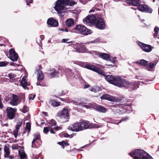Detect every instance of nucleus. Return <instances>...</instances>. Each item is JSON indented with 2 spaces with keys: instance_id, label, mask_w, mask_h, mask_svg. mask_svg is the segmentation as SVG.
<instances>
[{
  "instance_id": "13d9d810",
  "label": "nucleus",
  "mask_w": 159,
  "mask_h": 159,
  "mask_svg": "<svg viewBox=\"0 0 159 159\" xmlns=\"http://www.w3.org/2000/svg\"><path fill=\"white\" fill-rule=\"evenodd\" d=\"M125 2L129 4V5H131V3L132 0H125Z\"/></svg>"
},
{
  "instance_id": "bf43d9fd",
  "label": "nucleus",
  "mask_w": 159,
  "mask_h": 159,
  "mask_svg": "<svg viewBox=\"0 0 159 159\" xmlns=\"http://www.w3.org/2000/svg\"><path fill=\"white\" fill-rule=\"evenodd\" d=\"M26 2L27 5H29L30 3L32 2L33 0H30V1L26 0Z\"/></svg>"
},
{
  "instance_id": "b1692460",
  "label": "nucleus",
  "mask_w": 159,
  "mask_h": 159,
  "mask_svg": "<svg viewBox=\"0 0 159 159\" xmlns=\"http://www.w3.org/2000/svg\"><path fill=\"white\" fill-rule=\"evenodd\" d=\"M4 157L7 158L10 155V151L8 145H5L4 148Z\"/></svg>"
},
{
  "instance_id": "c9c22d12",
  "label": "nucleus",
  "mask_w": 159,
  "mask_h": 159,
  "mask_svg": "<svg viewBox=\"0 0 159 159\" xmlns=\"http://www.w3.org/2000/svg\"><path fill=\"white\" fill-rule=\"evenodd\" d=\"M56 11L59 16L61 17L63 16L65 14V12L63 11Z\"/></svg>"
},
{
  "instance_id": "69168bd1",
  "label": "nucleus",
  "mask_w": 159,
  "mask_h": 159,
  "mask_svg": "<svg viewBox=\"0 0 159 159\" xmlns=\"http://www.w3.org/2000/svg\"><path fill=\"white\" fill-rule=\"evenodd\" d=\"M63 135L64 137H68L69 136V135L68 134L66 133L64 134Z\"/></svg>"
},
{
  "instance_id": "de8ad7c7",
  "label": "nucleus",
  "mask_w": 159,
  "mask_h": 159,
  "mask_svg": "<svg viewBox=\"0 0 159 159\" xmlns=\"http://www.w3.org/2000/svg\"><path fill=\"white\" fill-rule=\"evenodd\" d=\"M19 97L21 98L22 100H23V102L25 100V95L24 93H21L19 95Z\"/></svg>"
},
{
  "instance_id": "052dcab7",
  "label": "nucleus",
  "mask_w": 159,
  "mask_h": 159,
  "mask_svg": "<svg viewBox=\"0 0 159 159\" xmlns=\"http://www.w3.org/2000/svg\"><path fill=\"white\" fill-rule=\"evenodd\" d=\"M49 131H50L51 133L53 134L55 133L53 131V129L51 127V129H49Z\"/></svg>"
},
{
  "instance_id": "0e129e2a",
  "label": "nucleus",
  "mask_w": 159,
  "mask_h": 159,
  "mask_svg": "<svg viewBox=\"0 0 159 159\" xmlns=\"http://www.w3.org/2000/svg\"><path fill=\"white\" fill-rule=\"evenodd\" d=\"M89 86V84H85L84 86V88L86 89Z\"/></svg>"
},
{
  "instance_id": "603ef678",
  "label": "nucleus",
  "mask_w": 159,
  "mask_h": 159,
  "mask_svg": "<svg viewBox=\"0 0 159 159\" xmlns=\"http://www.w3.org/2000/svg\"><path fill=\"white\" fill-rule=\"evenodd\" d=\"M155 65L153 63H151L149 64V68L152 69L153 67Z\"/></svg>"
},
{
  "instance_id": "cd10ccee",
  "label": "nucleus",
  "mask_w": 159,
  "mask_h": 159,
  "mask_svg": "<svg viewBox=\"0 0 159 159\" xmlns=\"http://www.w3.org/2000/svg\"><path fill=\"white\" fill-rule=\"evenodd\" d=\"M121 106L120 104L119 105H112L111 106V109L116 111L117 112H118V111H120V108Z\"/></svg>"
},
{
  "instance_id": "39448f33",
  "label": "nucleus",
  "mask_w": 159,
  "mask_h": 159,
  "mask_svg": "<svg viewBox=\"0 0 159 159\" xmlns=\"http://www.w3.org/2000/svg\"><path fill=\"white\" fill-rule=\"evenodd\" d=\"M74 29L75 32L83 35H87L92 33L91 30L88 29L84 25H77Z\"/></svg>"
},
{
  "instance_id": "58836bf2",
  "label": "nucleus",
  "mask_w": 159,
  "mask_h": 159,
  "mask_svg": "<svg viewBox=\"0 0 159 159\" xmlns=\"http://www.w3.org/2000/svg\"><path fill=\"white\" fill-rule=\"evenodd\" d=\"M61 42L62 43H70V44L71 45L72 42L73 41H70V39H62Z\"/></svg>"
},
{
  "instance_id": "f257e3e1",
  "label": "nucleus",
  "mask_w": 159,
  "mask_h": 159,
  "mask_svg": "<svg viewBox=\"0 0 159 159\" xmlns=\"http://www.w3.org/2000/svg\"><path fill=\"white\" fill-rule=\"evenodd\" d=\"M105 79L109 83L120 88L125 87L133 90L136 88L133 83H130L120 76L108 75L105 77Z\"/></svg>"
},
{
  "instance_id": "412c9836",
  "label": "nucleus",
  "mask_w": 159,
  "mask_h": 159,
  "mask_svg": "<svg viewBox=\"0 0 159 159\" xmlns=\"http://www.w3.org/2000/svg\"><path fill=\"white\" fill-rule=\"evenodd\" d=\"M100 98L102 100H107L111 101H113L115 100V98L114 97L107 94L103 95Z\"/></svg>"
},
{
  "instance_id": "338daca9",
  "label": "nucleus",
  "mask_w": 159,
  "mask_h": 159,
  "mask_svg": "<svg viewBox=\"0 0 159 159\" xmlns=\"http://www.w3.org/2000/svg\"><path fill=\"white\" fill-rule=\"evenodd\" d=\"M93 52L96 55H98L99 54V52L96 51H93Z\"/></svg>"
},
{
  "instance_id": "864d4df0",
  "label": "nucleus",
  "mask_w": 159,
  "mask_h": 159,
  "mask_svg": "<svg viewBox=\"0 0 159 159\" xmlns=\"http://www.w3.org/2000/svg\"><path fill=\"white\" fill-rule=\"evenodd\" d=\"M128 119V117H126L125 118H124L122 119L121 120H120V121L117 124V125L120 123L122 121H126Z\"/></svg>"
},
{
  "instance_id": "09e8293b",
  "label": "nucleus",
  "mask_w": 159,
  "mask_h": 159,
  "mask_svg": "<svg viewBox=\"0 0 159 159\" xmlns=\"http://www.w3.org/2000/svg\"><path fill=\"white\" fill-rule=\"evenodd\" d=\"M116 57H114L113 59H111L110 57V59L109 60L111 61L112 63H115L116 62Z\"/></svg>"
},
{
  "instance_id": "8fccbe9b",
  "label": "nucleus",
  "mask_w": 159,
  "mask_h": 159,
  "mask_svg": "<svg viewBox=\"0 0 159 159\" xmlns=\"http://www.w3.org/2000/svg\"><path fill=\"white\" fill-rule=\"evenodd\" d=\"M69 145V144L68 143H67L65 141H63L62 147L63 148H64V146H66L67 145Z\"/></svg>"
},
{
  "instance_id": "f8f14e48",
  "label": "nucleus",
  "mask_w": 159,
  "mask_h": 159,
  "mask_svg": "<svg viewBox=\"0 0 159 159\" xmlns=\"http://www.w3.org/2000/svg\"><path fill=\"white\" fill-rule=\"evenodd\" d=\"M68 129L73 131L78 132L81 130V123L76 122L68 127Z\"/></svg>"
},
{
  "instance_id": "a18cd8bd",
  "label": "nucleus",
  "mask_w": 159,
  "mask_h": 159,
  "mask_svg": "<svg viewBox=\"0 0 159 159\" xmlns=\"http://www.w3.org/2000/svg\"><path fill=\"white\" fill-rule=\"evenodd\" d=\"M71 13L75 14V16H78L79 13L80 12V11H71Z\"/></svg>"
},
{
  "instance_id": "37998d69",
  "label": "nucleus",
  "mask_w": 159,
  "mask_h": 159,
  "mask_svg": "<svg viewBox=\"0 0 159 159\" xmlns=\"http://www.w3.org/2000/svg\"><path fill=\"white\" fill-rule=\"evenodd\" d=\"M8 63L7 61L0 62V67H3L6 66Z\"/></svg>"
},
{
  "instance_id": "7c9ffc66",
  "label": "nucleus",
  "mask_w": 159,
  "mask_h": 159,
  "mask_svg": "<svg viewBox=\"0 0 159 159\" xmlns=\"http://www.w3.org/2000/svg\"><path fill=\"white\" fill-rule=\"evenodd\" d=\"M49 103L53 107H57L60 105L59 102H57L53 100H51Z\"/></svg>"
},
{
  "instance_id": "6ab92c4d",
  "label": "nucleus",
  "mask_w": 159,
  "mask_h": 159,
  "mask_svg": "<svg viewBox=\"0 0 159 159\" xmlns=\"http://www.w3.org/2000/svg\"><path fill=\"white\" fill-rule=\"evenodd\" d=\"M64 72L63 70L61 69H59L58 71V73L56 72L55 70H52L51 71L50 74L52 77H55L58 74L61 75Z\"/></svg>"
},
{
  "instance_id": "6e6552de",
  "label": "nucleus",
  "mask_w": 159,
  "mask_h": 159,
  "mask_svg": "<svg viewBox=\"0 0 159 159\" xmlns=\"http://www.w3.org/2000/svg\"><path fill=\"white\" fill-rule=\"evenodd\" d=\"M84 106L87 108H89V107L92 108L96 110L101 113H105L107 111V109L104 107L99 106L96 104H91L89 106L85 105Z\"/></svg>"
},
{
  "instance_id": "ddd939ff",
  "label": "nucleus",
  "mask_w": 159,
  "mask_h": 159,
  "mask_svg": "<svg viewBox=\"0 0 159 159\" xmlns=\"http://www.w3.org/2000/svg\"><path fill=\"white\" fill-rule=\"evenodd\" d=\"M16 109L11 107H7V117L10 120L12 119L15 116Z\"/></svg>"
},
{
  "instance_id": "e2e57ef3",
  "label": "nucleus",
  "mask_w": 159,
  "mask_h": 159,
  "mask_svg": "<svg viewBox=\"0 0 159 159\" xmlns=\"http://www.w3.org/2000/svg\"><path fill=\"white\" fill-rule=\"evenodd\" d=\"M57 143L58 144H59V145H60L62 146H62H63V141H62L61 142H58Z\"/></svg>"
},
{
  "instance_id": "473e14b6",
  "label": "nucleus",
  "mask_w": 159,
  "mask_h": 159,
  "mask_svg": "<svg viewBox=\"0 0 159 159\" xmlns=\"http://www.w3.org/2000/svg\"><path fill=\"white\" fill-rule=\"evenodd\" d=\"M19 154L21 159H25L26 157V155L25 152L23 151L19 152Z\"/></svg>"
},
{
  "instance_id": "393cba45",
  "label": "nucleus",
  "mask_w": 159,
  "mask_h": 159,
  "mask_svg": "<svg viewBox=\"0 0 159 159\" xmlns=\"http://www.w3.org/2000/svg\"><path fill=\"white\" fill-rule=\"evenodd\" d=\"M18 97L17 96L14 95L13 96L11 102V104L13 106H16L17 104Z\"/></svg>"
},
{
  "instance_id": "49530a36",
  "label": "nucleus",
  "mask_w": 159,
  "mask_h": 159,
  "mask_svg": "<svg viewBox=\"0 0 159 159\" xmlns=\"http://www.w3.org/2000/svg\"><path fill=\"white\" fill-rule=\"evenodd\" d=\"M22 125V122H18L17 123V124L16 127L15 129H17V130H19L20 129V128L21 126Z\"/></svg>"
},
{
  "instance_id": "4468645a",
  "label": "nucleus",
  "mask_w": 159,
  "mask_h": 159,
  "mask_svg": "<svg viewBox=\"0 0 159 159\" xmlns=\"http://www.w3.org/2000/svg\"><path fill=\"white\" fill-rule=\"evenodd\" d=\"M9 57L13 61H16L18 60V56L15 52L14 49L11 48L9 50Z\"/></svg>"
},
{
  "instance_id": "f03ea898",
  "label": "nucleus",
  "mask_w": 159,
  "mask_h": 159,
  "mask_svg": "<svg viewBox=\"0 0 159 159\" xmlns=\"http://www.w3.org/2000/svg\"><path fill=\"white\" fill-rule=\"evenodd\" d=\"M84 24L95 23L96 27L100 30L105 29V24L103 20L97 15H89L83 20Z\"/></svg>"
},
{
  "instance_id": "423d86ee",
  "label": "nucleus",
  "mask_w": 159,
  "mask_h": 159,
  "mask_svg": "<svg viewBox=\"0 0 159 159\" xmlns=\"http://www.w3.org/2000/svg\"><path fill=\"white\" fill-rule=\"evenodd\" d=\"M57 116L60 118L61 121L64 122L68 120L69 114L68 109L66 108H64L62 111L58 112L57 114Z\"/></svg>"
},
{
  "instance_id": "5701e85b",
  "label": "nucleus",
  "mask_w": 159,
  "mask_h": 159,
  "mask_svg": "<svg viewBox=\"0 0 159 159\" xmlns=\"http://www.w3.org/2000/svg\"><path fill=\"white\" fill-rule=\"evenodd\" d=\"M49 124L52 127L55 126V127L53 128V129L56 130V131L61 129V127H58L56 126V121L53 119H52L49 122Z\"/></svg>"
},
{
  "instance_id": "9d476101",
  "label": "nucleus",
  "mask_w": 159,
  "mask_h": 159,
  "mask_svg": "<svg viewBox=\"0 0 159 159\" xmlns=\"http://www.w3.org/2000/svg\"><path fill=\"white\" fill-rule=\"evenodd\" d=\"M71 45V47L74 48V51L75 52H81L80 48H81L85 49L84 51H83L82 52H87L86 48H85L84 46L82 45L81 43H80L73 41Z\"/></svg>"
},
{
  "instance_id": "79ce46f5",
  "label": "nucleus",
  "mask_w": 159,
  "mask_h": 159,
  "mask_svg": "<svg viewBox=\"0 0 159 159\" xmlns=\"http://www.w3.org/2000/svg\"><path fill=\"white\" fill-rule=\"evenodd\" d=\"M50 129H51V127L49 126L44 127L43 130V132L45 133H47L48 132Z\"/></svg>"
},
{
  "instance_id": "a19ab883",
  "label": "nucleus",
  "mask_w": 159,
  "mask_h": 159,
  "mask_svg": "<svg viewBox=\"0 0 159 159\" xmlns=\"http://www.w3.org/2000/svg\"><path fill=\"white\" fill-rule=\"evenodd\" d=\"M100 41L101 40L99 38H97V39H95L94 40H93V41H91V42H88V43H98L100 42Z\"/></svg>"
},
{
  "instance_id": "c85d7f7f",
  "label": "nucleus",
  "mask_w": 159,
  "mask_h": 159,
  "mask_svg": "<svg viewBox=\"0 0 159 159\" xmlns=\"http://www.w3.org/2000/svg\"><path fill=\"white\" fill-rule=\"evenodd\" d=\"M66 23L67 26L70 27L74 25V21L72 19H69L66 20Z\"/></svg>"
},
{
  "instance_id": "2f4dec72",
  "label": "nucleus",
  "mask_w": 159,
  "mask_h": 159,
  "mask_svg": "<svg viewBox=\"0 0 159 159\" xmlns=\"http://www.w3.org/2000/svg\"><path fill=\"white\" fill-rule=\"evenodd\" d=\"M90 90L91 91L97 92L101 90V88L98 86H96L91 88Z\"/></svg>"
},
{
  "instance_id": "a211bd4d",
  "label": "nucleus",
  "mask_w": 159,
  "mask_h": 159,
  "mask_svg": "<svg viewBox=\"0 0 159 159\" xmlns=\"http://www.w3.org/2000/svg\"><path fill=\"white\" fill-rule=\"evenodd\" d=\"M35 74L37 75L38 81H40L43 80L44 78V74L39 69H37L35 72Z\"/></svg>"
},
{
  "instance_id": "20e7f679",
  "label": "nucleus",
  "mask_w": 159,
  "mask_h": 159,
  "mask_svg": "<svg viewBox=\"0 0 159 159\" xmlns=\"http://www.w3.org/2000/svg\"><path fill=\"white\" fill-rule=\"evenodd\" d=\"M129 154L134 157V159H153L148 153L142 149L134 150Z\"/></svg>"
},
{
  "instance_id": "4be33fe9",
  "label": "nucleus",
  "mask_w": 159,
  "mask_h": 159,
  "mask_svg": "<svg viewBox=\"0 0 159 159\" xmlns=\"http://www.w3.org/2000/svg\"><path fill=\"white\" fill-rule=\"evenodd\" d=\"M80 123H81V130L91 128L89 123V122L83 121Z\"/></svg>"
},
{
  "instance_id": "f3484780",
  "label": "nucleus",
  "mask_w": 159,
  "mask_h": 159,
  "mask_svg": "<svg viewBox=\"0 0 159 159\" xmlns=\"http://www.w3.org/2000/svg\"><path fill=\"white\" fill-rule=\"evenodd\" d=\"M35 74L37 75L38 81H40L43 80L44 78V74L39 69H37L35 72Z\"/></svg>"
},
{
  "instance_id": "3c124183",
  "label": "nucleus",
  "mask_w": 159,
  "mask_h": 159,
  "mask_svg": "<svg viewBox=\"0 0 159 159\" xmlns=\"http://www.w3.org/2000/svg\"><path fill=\"white\" fill-rule=\"evenodd\" d=\"M80 1L81 3L85 4L87 3L88 0H80Z\"/></svg>"
},
{
  "instance_id": "7ed1b4c3",
  "label": "nucleus",
  "mask_w": 159,
  "mask_h": 159,
  "mask_svg": "<svg viewBox=\"0 0 159 159\" xmlns=\"http://www.w3.org/2000/svg\"><path fill=\"white\" fill-rule=\"evenodd\" d=\"M77 4V2L70 0H57L54 3L55 10H66L70 9L72 7Z\"/></svg>"
},
{
  "instance_id": "72a5a7b5",
  "label": "nucleus",
  "mask_w": 159,
  "mask_h": 159,
  "mask_svg": "<svg viewBox=\"0 0 159 159\" xmlns=\"http://www.w3.org/2000/svg\"><path fill=\"white\" fill-rule=\"evenodd\" d=\"M70 102H71L75 105H80L81 103V99H78L76 101H71Z\"/></svg>"
},
{
  "instance_id": "e433bc0d",
  "label": "nucleus",
  "mask_w": 159,
  "mask_h": 159,
  "mask_svg": "<svg viewBox=\"0 0 159 159\" xmlns=\"http://www.w3.org/2000/svg\"><path fill=\"white\" fill-rule=\"evenodd\" d=\"M8 76L11 80V82H13L15 80V76L14 74L12 73L9 74Z\"/></svg>"
},
{
  "instance_id": "c03bdc74",
  "label": "nucleus",
  "mask_w": 159,
  "mask_h": 159,
  "mask_svg": "<svg viewBox=\"0 0 159 159\" xmlns=\"http://www.w3.org/2000/svg\"><path fill=\"white\" fill-rule=\"evenodd\" d=\"M18 130L17 129H15L13 131V134L14 136V137L15 138H17V136H18Z\"/></svg>"
},
{
  "instance_id": "1a4fd4ad",
  "label": "nucleus",
  "mask_w": 159,
  "mask_h": 159,
  "mask_svg": "<svg viewBox=\"0 0 159 159\" xmlns=\"http://www.w3.org/2000/svg\"><path fill=\"white\" fill-rule=\"evenodd\" d=\"M66 71V75L69 78H72L74 79L79 78L80 80L82 79V77L79 72H76V74L74 75L72 72L71 70L69 68H67Z\"/></svg>"
},
{
  "instance_id": "2eb2a0df",
  "label": "nucleus",
  "mask_w": 159,
  "mask_h": 159,
  "mask_svg": "<svg viewBox=\"0 0 159 159\" xmlns=\"http://www.w3.org/2000/svg\"><path fill=\"white\" fill-rule=\"evenodd\" d=\"M138 44L142 49L145 52H149L152 50V48L150 45L145 44L141 42H139Z\"/></svg>"
},
{
  "instance_id": "5fc2aeb1",
  "label": "nucleus",
  "mask_w": 159,
  "mask_h": 159,
  "mask_svg": "<svg viewBox=\"0 0 159 159\" xmlns=\"http://www.w3.org/2000/svg\"><path fill=\"white\" fill-rule=\"evenodd\" d=\"M37 85H40L42 86H45V85L43 84H41V82H39V81H38L37 83Z\"/></svg>"
},
{
  "instance_id": "4c0bfd02",
  "label": "nucleus",
  "mask_w": 159,
  "mask_h": 159,
  "mask_svg": "<svg viewBox=\"0 0 159 159\" xmlns=\"http://www.w3.org/2000/svg\"><path fill=\"white\" fill-rule=\"evenodd\" d=\"M31 125L30 124L29 122L26 123V125L25 128L26 131H27L28 133L30 132V130Z\"/></svg>"
},
{
  "instance_id": "dca6fc26",
  "label": "nucleus",
  "mask_w": 159,
  "mask_h": 159,
  "mask_svg": "<svg viewBox=\"0 0 159 159\" xmlns=\"http://www.w3.org/2000/svg\"><path fill=\"white\" fill-rule=\"evenodd\" d=\"M47 24L50 27H56L58 25V21L53 18H49L47 20Z\"/></svg>"
},
{
  "instance_id": "ea45409f",
  "label": "nucleus",
  "mask_w": 159,
  "mask_h": 159,
  "mask_svg": "<svg viewBox=\"0 0 159 159\" xmlns=\"http://www.w3.org/2000/svg\"><path fill=\"white\" fill-rule=\"evenodd\" d=\"M28 110V108L26 106H24L22 108L21 111L23 113H25Z\"/></svg>"
},
{
  "instance_id": "6e6d98bb",
  "label": "nucleus",
  "mask_w": 159,
  "mask_h": 159,
  "mask_svg": "<svg viewBox=\"0 0 159 159\" xmlns=\"http://www.w3.org/2000/svg\"><path fill=\"white\" fill-rule=\"evenodd\" d=\"M141 12L145 13H152V11H140Z\"/></svg>"
},
{
  "instance_id": "aec40b11",
  "label": "nucleus",
  "mask_w": 159,
  "mask_h": 159,
  "mask_svg": "<svg viewBox=\"0 0 159 159\" xmlns=\"http://www.w3.org/2000/svg\"><path fill=\"white\" fill-rule=\"evenodd\" d=\"M21 85L23 87L25 88L29 85L27 82V77L26 76H24L20 81Z\"/></svg>"
},
{
  "instance_id": "680f3d73",
  "label": "nucleus",
  "mask_w": 159,
  "mask_h": 159,
  "mask_svg": "<svg viewBox=\"0 0 159 159\" xmlns=\"http://www.w3.org/2000/svg\"><path fill=\"white\" fill-rule=\"evenodd\" d=\"M7 158H8L9 159H12L14 158V157L13 156H8V157H7Z\"/></svg>"
},
{
  "instance_id": "c756f323",
  "label": "nucleus",
  "mask_w": 159,
  "mask_h": 159,
  "mask_svg": "<svg viewBox=\"0 0 159 159\" xmlns=\"http://www.w3.org/2000/svg\"><path fill=\"white\" fill-rule=\"evenodd\" d=\"M135 63L137 64H139L142 66H146L147 65L148 62L145 60L142 59L140 60L139 61H136Z\"/></svg>"
},
{
  "instance_id": "4d7b16f0",
  "label": "nucleus",
  "mask_w": 159,
  "mask_h": 159,
  "mask_svg": "<svg viewBox=\"0 0 159 159\" xmlns=\"http://www.w3.org/2000/svg\"><path fill=\"white\" fill-rule=\"evenodd\" d=\"M66 93V92L64 93L63 91H61V93H59V95H60V96H62V95H65Z\"/></svg>"
},
{
  "instance_id": "bb28decb",
  "label": "nucleus",
  "mask_w": 159,
  "mask_h": 159,
  "mask_svg": "<svg viewBox=\"0 0 159 159\" xmlns=\"http://www.w3.org/2000/svg\"><path fill=\"white\" fill-rule=\"evenodd\" d=\"M99 56L102 58L106 60L109 61L110 59V56L107 53H101L100 54Z\"/></svg>"
},
{
  "instance_id": "774afa93",
  "label": "nucleus",
  "mask_w": 159,
  "mask_h": 159,
  "mask_svg": "<svg viewBox=\"0 0 159 159\" xmlns=\"http://www.w3.org/2000/svg\"><path fill=\"white\" fill-rule=\"evenodd\" d=\"M99 126L97 124L94 125L93 126V127L95 128H99Z\"/></svg>"
},
{
  "instance_id": "9b49d317",
  "label": "nucleus",
  "mask_w": 159,
  "mask_h": 159,
  "mask_svg": "<svg viewBox=\"0 0 159 159\" xmlns=\"http://www.w3.org/2000/svg\"><path fill=\"white\" fill-rule=\"evenodd\" d=\"M84 67L88 69L94 71L96 72L99 74L102 75H104L105 73L102 70H100L98 68L96 67L93 66L91 65L90 64L88 63H85Z\"/></svg>"
},
{
  "instance_id": "0eeeda50",
  "label": "nucleus",
  "mask_w": 159,
  "mask_h": 159,
  "mask_svg": "<svg viewBox=\"0 0 159 159\" xmlns=\"http://www.w3.org/2000/svg\"><path fill=\"white\" fill-rule=\"evenodd\" d=\"M139 2V0H132L131 5L137 6L138 10H150L151 8L148 6L144 4H140Z\"/></svg>"
},
{
  "instance_id": "f704fd0d",
  "label": "nucleus",
  "mask_w": 159,
  "mask_h": 159,
  "mask_svg": "<svg viewBox=\"0 0 159 159\" xmlns=\"http://www.w3.org/2000/svg\"><path fill=\"white\" fill-rule=\"evenodd\" d=\"M155 33H154L153 36L154 38H156L157 36V34L159 31V27L157 26H156L154 30Z\"/></svg>"
},
{
  "instance_id": "a878e982",
  "label": "nucleus",
  "mask_w": 159,
  "mask_h": 159,
  "mask_svg": "<svg viewBox=\"0 0 159 159\" xmlns=\"http://www.w3.org/2000/svg\"><path fill=\"white\" fill-rule=\"evenodd\" d=\"M34 139H33L32 142V147L34 148L35 147V144H34V143L38 139L39 137V134L38 133H36L34 134Z\"/></svg>"
}]
</instances>
